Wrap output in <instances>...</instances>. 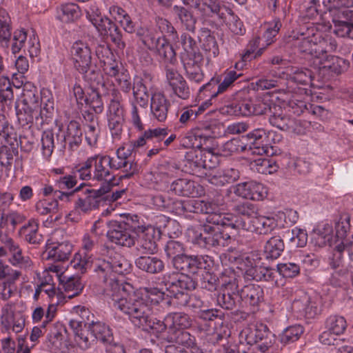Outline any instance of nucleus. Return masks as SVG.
<instances>
[{
	"mask_svg": "<svg viewBox=\"0 0 353 353\" xmlns=\"http://www.w3.org/2000/svg\"><path fill=\"white\" fill-rule=\"evenodd\" d=\"M112 307L128 315L129 320L135 326L144 330H152L154 333L161 334L166 329L170 331L166 317L162 321L152 316L151 305L138 294H128L126 296L114 295Z\"/></svg>",
	"mask_w": 353,
	"mask_h": 353,
	"instance_id": "obj_1",
	"label": "nucleus"
},
{
	"mask_svg": "<svg viewBox=\"0 0 353 353\" xmlns=\"http://www.w3.org/2000/svg\"><path fill=\"white\" fill-rule=\"evenodd\" d=\"M162 283L165 287L167 296L170 297L165 300V304L179 308H187L188 305L190 294L184 290H194L197 285L190 276L175 272L165 274L162 278Z\"/></svg>",
	"mask_w": 353,
	"mask_h": 353,
	"instance_id": "obj_2",
	"label": "nucleus"
},
{
	"mask_svg": "<svg viewBox=\"0 0 353 353\" xmlns=\"http://www.w3.org/2000/svg\"><path fill=\"white\" fill-rule=\"evenodd\" d=\"M188 241L194 246L210 250L212 248L228 246L232 241L228 234L223 232L219 227L203 223L187 230Z\"/></svg>",
	"mask_w": 353,
	"mask_h": 353,
	"instance_id": "obj_3",
	"label": "nucleus"
},
{
	"mask_svg": "<svg viewBox=\"0 0 353 353\" xmlns=\"http://www.w3.org/2000/svg\"><path fill=\"white\" fill-rule=\"evenodd\" d=\"M110 192V185H103L98 190L90 189L85 183H81L74 188L73 197L75 210L86 213L97 208L101 197Z\"/></svg>",
	"mask_w": 353,
	"mask_h": 353,
	"instance_id": "obj_4",
	"label": "nucleus"
},
{
	"mask_svg": "<svg viewBox=\"0 0 353 353\" xmlns=\"http://www.w3.org/2000/svg\"><path fill=\"white\" fill-rule=\"evenodd\" d=\"M323 4L329 11H335L339 19L350 21H343L336 32L353 40V0H323Z\"/></svg>",
	"mask_w": 353,
	"mask_h": 353,
	"instance_id": "obj_5",
	"label": "nucleus"
},
{
	"mask_svg": "<svg viewBox=\"0 0 353 353\" xmlns=\"http://www.w3.org/2000/svg\"><path fill=\"white\" fill-rule=\"evenodd\" d=\"M131 264L123 256L119 253H114L110 256L108 260L99 259L94 264V270L98 276L106 282L112 278L113 273L124 274L130 272Z\"/></svg>",
	"mask_w": 353,
	"mask_h": 353,
	"instance_id": "obj_6",
	"label": "nucleus"
},
{
	"mask_svg": "<svg viewBox=\"0 0 353 353\" xmlns=\"http://www.w3.org/2000/svg\"><path fill=\"white\" fill-rule=\"evenodd\" d=\"M221 279L223 290L218 294L216 302L222 308L232 310L240 303L239 288L241 279L232 272L228 276L223 275Z\"/></svg>",
	"mask_w": 353,
	"mask_h": 353,
	"instance_id": "obj_7",
	"label": "nucleus"
},
{
	"mask_svg": "<svg viewBox=\"0 0 353 353\" xmlns=\"http://www.w3.org/2000/svg\"><path fill=\"white\" fill-rule=\"evenodd\" d=\"M90 160H92L94 180L104 181L103 185L108 184L110 190L114 179L112 168L118 167L119 164L112 163L109 155L96 154L90 157Z\"/></svg>",
	"mask_w": 353,
	"mask_h": 353,
	"instance_id": "obj_8",
	"label": "nucleus"
},
{
	"mask_svg": "<svg viewBox=\"0 0 353 353\" xmlns=\"http://www.w3.org/2000/svg\"><path fill=\"white\" fill-rule=\"evenodd\" d=\"M244 333L247 343L256 344V348L263 353L266 352L275 341V335L263 323L256 324L254 328H250Z\"/></svg>",
	"mask_w": 353,
	"mask_h": 353,
	"instance_id": "obj_9",
	"label": "nucleus"
},
{
	"mask_svg": "<svg viewBox=\"0 0 353 353\" xmlns=\"http://www.w3.org/2000/svg\"><path fill=\"white\" fill-rule=\"evenodd\" d=\"M16 114L19 125L22 127L30 128L34 125L37 129L42 128L45 124L50 122V116L37 109L26 108L15 103Z\"/></svg>",
	"mask_w": 353,
	"mask_h": 353,
	"instance_id": "obj_10",
	"label": "nucleus"
},
{
	"mask_svg": "<svg viewBox=\"0 0 353 353\" xmlns=\"http://www.w3.org/2000/svg\"><path fill=\"white\" fill-rule=\"evenodd\" d=\"M57 144L60 150L68 148L71 151L77 150L80 146L83 139V131L80 123L74 120L70 121L63 132L61 136L57 133Z\"/></svg>",
	"mask_w": 353,
	"mask_h": 353,
	"instance_id": "obj_11",
	"label": "nucleus"
},
{
	"mask_svg": "<svg viewBox=\"0 0 353 353\" xmlns=\"http://www.w3.org/2000/svg\"><path fill=\"white\" fill-rule=\"evenodd\" d=\"M27 32L24 29H18L12 34L10 46L13 54L18 53L21 49L27 48L31 57H37L39 52V41L35 37L30 36V39L26 43Z\"/></svg>",
	"mask_w": 353,
	"mask_h": 353,
	"instance_id": "obj_12",
	"label": "nucleus"
},
{
	"mask_svg": "<svg viewBox=\"0 0 353 353\" xmlns=\"http://www.w3.org/2000/svg\"><path fill=\"white\" fill-rule=\"evenodd\" d=\"M192 8L198 10L205 21L215 23L224 22L225 14L221 12L219 0H194Z\"/></svg>",
	"mask_w": 353,
	"mask_h": 353,
	"instance_id": "obj_13",
	"label": "nucleus"
},
{
	"mask_svg": "<svg viewBox=\"0 0 353 353\" xmlns=\"http://www.w3.org/2000/svg\"><path fill=\"white\" fill-rule=\"evenodd\" d=\"M74 68L79 72H85L92 65V51L90 46L81 41H76L71 48Z\"/></svg>",
	"mask_w": 353,
	"mask_h": 353,
	"instance_id": "obj_14",
	"label": "nucleus"
},
{
	"mask_svg": "<svg viewBox=\"0 0 353 353\" xmlns=\"http://www.w3.org/2000/svg\"><path fill=\"white\" fill-rule=\"evenodd\" d=\"M166 79L173 93L179 98L186 100L190 96V88L183 77L174 68L166 66Z\"/></svg>",
	"mask_w": 353,
	"mask_h": 353,
	"instance_id": "obj_15",
	"label": "nucleus"
},
{
	"mask_svg": "<svg viewBox=\"0 0 353 353\" xmlns=\"http://www.w3.org/2000/svg\"><path fill=\"white\" fill-rule=\"evenodd\" d=\"M204 176L208 181L216 186H223L228 183L235 182L239 178V172L234 168L212 169L203 172Z\"/></svg>",
	"mask_w": 353,
	"mask_h": 353,
	"instance_id": "obj_16",
	"label": "nucleus"
},
{
	"mask_svg": "<svg viewBox=\"0 0 353 353\" xmlns=\"http://www.w3.org/2000/svg\"><path fill=\"white\" fill-rule=\"evenodd\" d=\"M6 249L8 250V261L12 266L22 270H27L32 266L33 263L30 257L23 252L19 243L12 238Z\"/></svg>",
	"mask_w": 353,
	"mask_h": 353,
	"instance_id": "obj_17",
	"label": "nucleus"
},
{
	"mask_svg": "<svg viewBox=\"0 0 353 353\" xmlns=\"http://www.w3.org/2000/svg\"><path fill=\"white\" fill-rule=\"evenodd\" d=\"M107 236L111 242L119 245L130 248L135 244L134 235L117 222V220L110 222Z\"/></svg>",
	"mask_w": 353,
	"mask_h": 353,
	"instance_id": "obj_18",
	"label": "nucleus"
},
{
	"mask_svg": "<svg viewBox=\"0 0 353 353\" xmlns=\"http://www.w3.org/2000/svg\"><path fill=\"white\" fill-rule=\"evenodd\" d=\"M168 341L181 346V348H184L188 353H203L196 342L195 336L186 330H174V332L168 336Z\"/></svg>",
	"mask_w": 353,
	"mask_h": 353,
	"instance_id": "obj_19",
	"label": "nucleus"
},
{
	"mask_svg": "<svg viewBox=\"0 0 353 353\" xmlns=\"http://www.w3.org/2000/svg\"><path fill=\"white\" fill-rule=\"evenodd\" d=\"M234 192L238 196L254 201L263 200L267 194V191L263 185L254 181L236 184Z\"/></svg>",
	"mask_w": 353,
	"mask_h": 353,
	"instance_id": "obj_20",
	"label": "nucleus"
},
{
	"mask_svg": "<svg viewBox=\"0 0 353 353\" xmlns=\"http://www.w3.org/2000/svg\"><path fill=\"white\" fill-rule=\"evenodd\" d=\"M72 250L73 246L68 241L52 242L46 244V249L43 254L46 259L64 262L69 260Z\"/></svg>",
	"mask_w": 353,
	"mask_h": 353,
	"instance_id": "obj_21",
	"label": "nucleus"
},
{
	"mask_svg": "<svg viewBox=\"0 0 353 353\" xmlns=\"http://www.w3.org/2000/svg\"><path fill=\"white\" fill-rule=\"evenodd\" d=\"M320 70L327 71L331 75H339L347 70L350 63L347 60L334 55H330L326 58L314 63Z\"/></svg>",
	"mask_w": 353,
	"mask_h": 353,
	"instance_id": "obj_22",
	"label": "nucleus"
},
{
	"mask_svg": "<svg viewBox=\"0 0 353 353\" xmlns=\"http://www.w3.org/2000/svg\"><path fill=\"white\" fill-rule=\"evenodd\" d=\"M137 234L138 235L136 247L137 250L142 253H154L157 251L156 230L154 227L148 225Z\"/></svg>",
	"mask_w": 353,
	"mask_h": 353,
	"instance_id": "obj_23",
	"label": "nucleus"
},
{
	"mask_svg": "<svg viewBox=\"0 0 353 353\" xmlns=\"http://www.w3.org/2000/svg\"><path fill=\"white\" fill-rule=\"evenodd\" d=\"M171 12L174 19L181 24L184 30L192 33L195 32L197 18L191 10L183 6L174 5L172 8Z\"/></svg>",
	"mask_w": 353,
	"mask_h": 353,
	"instance_id": "obj_24",
	"label": "nucleus"
},
{
	"mask_svg": "<svg viewBox=\"0 0 353 353\" xmlns=\"http://www.w3.org/2000/svg\"><path fill=\"white\" fill-rule=\"evenodd\" d=\"M205 223L216 227L219 225L230 227L236 230H239L241 228H246L242 218H239L234 214H222L219 212L208 215L206 217Z\"/></svg>",
	"mask_w": 353,
	"mask_h": 353,
	"instance_id": "obj_25",
	"label": "nucleus"
},
{
	"mask_svg": "<svg viewBox=\"0 0 353 353\" xmlns=\"http://www.w3.org/2000/svg\"><path fill=\"white\" fill-rule=\"evenodd\" d=\"M338 47V43L335 38L330 35L322 36L320 33L316 35L315 59L314 63L321 60V58H326L330 55L328 52H335Z\"/></svg>",
	"mask_w": 353,
	"mask_h": 353,
	"instance_id": "obj_26",
	"label": "nucleus"
},
{
	"mask_svg": "<svg viewBox=\"0 0 353 353\" xmlns=\"http://www.w3.org/2000/svg\"><path fill=\"white\" fill-rule=\"evenodd\" d=\"M246 228H241L244 230L254 232L259 234H268L270 233L276 226V223L273 217L270 216H255L251 220V223L243 219Z\"/></svg>",
	"mask_w": 353,
	"mask_h": 353,
	"instance_id": "obj_27",
	"label": "nucleus"
},
{
	"mask_svg": "<svg viewBox=\"0 0 353 353\" xmlns=\"http://www.w3.org/2000/svg\"><path fill=\"white\" fill-rule=\"evenodd\" d=\"M170 102L161 92H155L151 97L150 110L152 116L159 122L166 120Z\"/></svg>",
	"mask_w": 353,
	"mask_h": 353,
	"instance_id": "obj_28",
	"label": "nucleus"
},
{
	"mask_svg": "<svg viewBox=\"0 0 353 353\" xmlns=\"http://www.w3.org/2000/svg\"><path fill=\"white\" fill-rule=\"evenodd\" d=\"M240 301H242L251 306H258L263 301V290L258 285L249 284L239 290Z\"/></svg>",
	"mask_w": 353,
	"mask_h": 353,
	"instance_id": "obj_29",
	"label": "nucleus"
},
{
	"mask_svg": "<svg viewBox=\"0 0 353 353\" xmlns=\"http://www.w3.org/2000/svg\"><path fill=\"white\" fill-rule=\"evenodd\" d=\"M136 266L148 274H155L163 271L164 262L157 256H140L135 260Z\"/></svg>",
	"mask_w": 353,
	"mask_h": 353,
	"instance_id": "obj_30",
	"label": "nucleus"
},
{
	"mask_svg": "<svg viewBox=\"0 0 353 353\" xmlns=\"http://www.w3.org/2000/svg\"><path fill=\"white\" fill-rule=\"evenodd\" d=\"M214 260L208 255H190L185 274H200L203 270L212 267Z\"/></svg>",
	"mask_w": 353,
	"mask_h": 353,
	"instance_id": "obj_31",
	"label": "nucleus"
},
{
	"mask_svg": "<svg viewBox=\"0 0 353 353\" xmlns=\"http://www.w3.org/2000/svg\"><path fill=\"white\" fill-rule=\"evenodd\" d=\"M89 330L95 340L99 341L105 345H110L113 342L114 337L112 330L105 323L99 321L92 320Z\"/></svg>",
	"mask_w": 353,
	"mask_h": 353,
	"instance_id": "obj_32",
	"label": "nucleus"
},
{
	"mask_svg": "<svg viewBox=\"0 0 353 353\" xmlns=\"http://www.w3.org/2000/svg\"><path fill=\"white\" fill-rule=\"evenodd\" d=\"M269 121L272 125L283 131L292 128L294 124V119L284 113L281 107L277 105H273Z\"/></svg>",
	"mask_w": 353,
	"mask_h": 353,
	"instance_id": "obj_33",
	"label": "nucleus"
},
{
	"mask_svg": "<svg viewBox=\"0 0 353 353\" xmlns=\"http://www.w3.org/2000/svg\"><path fill=\"white\" fill-rule=\"evenodd\" d=\"M281 139L282 136L281 134L273 130L268 131L266 132L264 146L254 147V152L256 153L257 155L266 154L269 157L276 155L279 150L276 145H273L272 144L279 143Z\"/></svg>",
	"mask_w": 353,
	"mask_h": 353,
	"instance_id": "obj_34",
	"label": "nucleus"
},
{
	"mask_svg": "<svg viewBox=\"0 0 353 353\" xmlns=\"http://www.w3.org/2000/svg\"><path fill=\"white\" fill-rule=\"evenodd\" d=\"M252 101L243 99L234 101L232 103L221 108L222 114L234 116H250L252 115Z\"/></svg>",
	"mask_w": 353,
	"mask_h": 353,
	"instance_id": "obj_35",
	"label": "nucleus"
},
{
	"mask_svg": "<svg viewBox=\"0 0 353 353\" xmlns=\"http://www.w3.org/2000/svg\"><path fill=\"white\" fill-rule=\"evenodd\" d=\"M12 36L11 19L4 9H0V47L8 50Z\"/></svg>",
	"mask_w": 353,
	"mask_h": 353,
	"instance_id": "obj_36",
	"label": "nucleus"
},
{
	"mask_svg": "<svg viewBox=\"0 0 353 353\" xmlns=\"http://www.w3.org/2000/svg\"><path fill=\"white\" fill-rule=\"evenodd\" d=\"M170 191L183 196L194 197L197 194L194 181L188 179H178L170 185Z\"/></svg>",
	"mask_w": 353,
	"mask_h": 353,
	"instance_id": "obj_37",
	"label": "nucleus"
},
{
	"mask_svg": "<svg viewBox=\"0 0 353 353\" xmlns=\"http://www.w3.org/2000/svg\"><path fill=\"white\" fill-rule=\"evenodd\" d=\"M285 249V244L282 237L274 236L268 239L264 245V254L268 259H278Z\"/></svg>",
	"mask_w": 353,
	"mask_h": 353,
	"instance_id": "obj_38",
	"label": "nucleus"
},
{
	"mask_svg": "<svg viewBox=\"0 0 353 353\" xmlns=\"http://www.w3.org/2000/svg\"><path fill=\"white\" fill-rule=\"evenodd\" d=\"M165 62L173 63L176 61V53L172 46L164 37H157L154 49Z\"/></svg>",
	"mask_w": 353,
	"mask_h": 353,
	"instance_id": "obj_39",
	"label": "nucleus"
},
{
	"mask_svg": "<svg viewBox=\"0 0 353 353\" xmlns=\"http://www.w3.org/2000/svg\"><path fill=\"white\" fill-rule=\"evenodd\" d=\"M81 16L79 6L74 3L61 5L57 10V18L63 23L75 21Z\"/></svg>",
	"mask_w": 353,
	"mask_h": 353,
	"instance_id": "obj_40",
	"label": "nucleus"
},
{
	"mask_svg": "<svg viewBox=\"0 0 353 353\" xmlns=\"http://www.w3.org/2000/svg\"><path fill=\"white\" fill-rule=\"evenodd\" d=\"M167 323L170 325V334L174 330H186L192 325V320L185 313L174 312L166 316Z\"/></svg>",
	"mask_w": 353,
	"mask_h": 353,
	"instance_id": "obj_41",
	"label": "nucleus"
},
{
	"mask_svg": "<svg viewBox=\"0 0 353 353\" xmlns=\"http://www.w3.org/2000/svg\"><path fill=\"white\" fill-rule=\"evenodd\" d=\"M198 37L202 43L203 49L209 52L210 57H216L219 54V50L217 42L208 28H201Z\"/></svg>",
	"mask_w": 353,
	"mask_h": 353,
	"instance_id": "obj_42",
	"label": "nucleus"
},
{
	"mask_svg": "<svg viewBox=\"0 0 353 353\" xmlns=\"http://www.w3.org/2000/svg\"><path fill=\"white\" fill-rule=\"evenodd\" d=\"M38 222L35 219H30L21 228L20 233L28 243L39 244L43 240V236L38 232Z\"/></svg>",
	"mask_w": 353,
	"mask_h": 353,
	"instance_id": "obj_43",
	"label": "nucleus"
},
{
	"mask_svg": "<svg viewBox=\"0 0 353 353\" xmlns=\"http://www.w3.org/2000/svg\"><path fill=\"white\" fill-rule=\"evenodd\" d=\"M14 101V93L12 83L8 77H2L0 79V103L2 110L11 109Z\"/></svg>",
	"mask_w": 353,
	"mask_h": 353,
	"instance_id": "obj_44",
	"label": "nucleus"
},
{
	"mask_svg": "<svg viewBox=\"0 0 353 353\" xmlns=\"http://www.w3.org/2000/svg\"><path fill=\"white\" fill-rule=\"evenodd\" d=\"M283 238L288 241L292 248H303L307 242L306 231L298 228L283 232Z\"/></svg>",
	"mask_w": 353,
	"mask_h": 353,
	"instance_id": "obj_45",
	"label": "nucleus"
},
{
	"mask_svg": "<svg viewBox=\"0 0 353 353\" xmlns=\"http://www.w3.org/2000/svg\"><path fill=\"white\" fill-rule=\"evenodd\" d=\"M21 97V105L32 108V110H40V97L35 87L26 84L23 88Z\"/></svg>",
	"mask_w": 353,
	"mask_h": 353,
	"instance_id": "obj_46",
	"label": "nucleus"
},
{
	"mask_svg": "<svg viewBox=\"0 0 353 353\" xmlns=\"http://www.w3.org/2000/svg\"><path fill=\"white\" fill-rule=\"evenodd\" d=\"M108 94V88L99 89V88H97L90 89V92H88L84 101L90 106L95 114H101L103 110V103L101 96Z\"/></svg>",
	"mask_w": 353,
	"mask_h": 353,
	"instance_id": "obj_47",
	"label": "nucleus"
},
{
	"mask_svg": "<svg viewBox=\"0 0 353 353\" xmlns=\"http://www.w3.org/2000/svg\"><path fill=\"white\" fill-rule=\"evenodd\" d=\"M313 78V72L306 68H293L291 70V72L288 74V80L290 82L302 85H312Z\"/></svg>",
	"mask_w": 353,
	"mask_h": 353,
	"instance_id": "obj_48",
	"label": "nucleus"
},
{
	"mask_svg": "<svg viewBox=\"0 0 353 353\" xmlns=\"http://www.w3.org/2000/svg\"><path fill=\"white\" fill-rule=\"evenodd\" d=\"M213 157L212 154L210 151L202 150L201 154H199L196 159H194L192 162L188 166L191 170L192 174L199 176H204L203 172H208L212 166L206 162V159L203 158Z\"/></svg>",
	"mask_w": 353,
	"mask_h": 353,
	"instance_id": "obj_49",
	"label": "nucleus"
},
{
	"mask_svg": "<svg viewBox=\"0 0 353 353\" xmlns=\"http://www.w3.org/2000/svg\"><path fill=\"white\" fill-rule=\"evenodd\" d=\"M251 168L263 174H272L279 168L276 160L272 158H259L250 163Z\"/></svg>",
	"mask_w": 353,
	"mask_h": 353,
	"instance_id": "obj_50",
	"label": "nucleus"
},
{
	"mask_svg": "<svg viewBox=\"0 0 353 353\" xmlns=\"http://www.w3.org/2000/svg\"><path fill=\"white\" fill-rule=\"evenodd\" d=\"M83 74V78L89 84L90 89L99 88V89H106L107 85L103 79V76L99 70L97 68L95 64L91 65L90 68L85 72H81Z\"/></svg>",
	"mask_w": 353,
	"mask_h": 353,
	"instance_id": "obj_51",
	"label": "nucleus"
},
{
	"mask_svg": "<svg viewBox=\"0 0 353 353\" xmlns=\"http://www.w3.org/2000/svg\"><path fill=\"white\" fill-rule=\"evenodd\" d=\"M234 214L239 218L245 219L251 223V220L256 216L258 209L256 205L250 202L246 201L236 204L233 208Z\"/></svg>",
	"mask_w": 353,
	"mask_h": 353,
	"instance_id": "obj_52",
	"label": "nucleus"
},
{
	"mask_svg": "<svg viewBox=\"0 0 353 353\" xmlns=\"http://www.w3.org/2000/svg\"><path fill=\"white\" fill-rule=\"evenodd\" d=\"M135 30L134 33L136 34L142 43L150 50H152L157 41V37H156L154 30L147 26H139Z\"/></svg>",
	"mask_w": 353,
	"mask_h": 353,
	"instance_id": "obj_53",
	"label": "nucleus"
},
{
	"mask_svg": "<svg viewBox=\"0 0 353 353\" xmlns=\"http://www.w3.org/2000/svg\"><path fill=\"white\" fill-rule=\"evenodd\" d=\"M247 150V144L239 138H234L226 141L220 148L221 154L225 157H229L236 153L244 152Z\"/></svg>",
	"mask_w": 353,
	"mask_h": 353,
	"instance_id": "obj_54",
	"label": "nucleus"
},
{
	"mask_svg": "<svg viewBox=\"0 0 353 353\" xmlns=\"http://www.w3.org/2000/svg\"><path fill=\"white\" fill-rule=\"evenodd\" d=\"M303 332L304 328L300 325L289 326L279 335V341L283 345L294 343L299 339Z\"/></svg>",
	"mask_w": 353,
	"mask_h": 353,
	"instance_id": "obj_55",
	"label": "nucleus"
},
{
	"mask_svg": "<svg viewBox=\"0 0 353 353\" xmlns=\"http://www.w3.org/2000/svg\"><path fill=\"white\" fill-rule=\"evenodd\" d=\"M112 98L108 109V118H124V110L120 103L121 94L114 89H111Z\"/></svg>",
	"mask_w": 353,
	"mask_h": 353,
	"instance_id": "obj_56",
	"label": "nucleus"
},
{
	"mask_svg": "<svg viewBox=\"0 0 353 353\" xmlns=\"http://www.w3.org/2000/svg\"><path fill=\"white\" fill-rule=\"evenodd\" d=\"M65 296L68 299H72L73 297L79 295L83 288L81 279L78 276H70L66 279L63 284Z\"/></svg>",
	"mask_w": 353,
	"mask_h": 353,
	"instance_id": "obj_57",
	"label": "nucleus"
},
{
	"mask_svg": "<svg viewBox=\"0 0 353 353\" xmlns=\"http://www.w3.org/2000/svg\"><path fill=\"white\" fill-rule=\"evenodd\" d=\"M35 209L42 216L55 214L59 212V202L57 199H41L36 203Z\"/></svg>",
	"mask_w": 353,
	"mask_h": 353,
	"instance_id": "obj_58",
	"label": "nucleus"
},
{
	"mask_svg": "<svg viewBox=\"0 0 353 353\" xmlns=\"http://www.w3.org/2000/svg\"><path fill=\"white\" fill-rule=\"evenodd\" d=\"M41 151L44 157H51L57 144L54 140V133L52 130H45L41 139Z\"/></svg>",
	"mask_w": 353,
	"mask_h": 353,
	"instance_id": "obj_59",
	"label": "nucleus"
},
{
	"mask_svg": "<svg viewBox=\"0 0 353 353\" xmlns=\"http://www.w3.org/2000/svg\"><path fill=\"white\" fill-rule=\"evenodd\" d=\"M246 137L250 141L248 150L252 154H257L254 152V147H261L264 146L266 131L263 128L254 129L252 132L247 134Z\"/></svg>",
	"mask_w": 353,
	"mask_h": 353,
	"instance_id": "obj_60",
	"label": "nucleus"
},
{
	"mask_svg": "<svg viewBox=\"0 0 353 353\" xmlns=\"http://www.w3.org/2000/svg\"><path fill=\"white\" fill-rule=\"evenodd\" d=\"M325 326L326 329H329L332 333L341 335L345 332L347 327V323L344 317L333 315L327 319Z\"/></svg>",
	"mask_w": 353,
	"mask_h": 353,
	"instance_id": "obj_61",
	"label": "nucleus"
},
{
	"mask_svg": "<svg viewBox=\"0 0 353 353\" xmlns=\"http://www.w3.org/2000/svg\"><path fill=\"white\" fill-rule=\"evenodd\" d=\"M208 270H203L201 274L200 285L201 288L205 289L210 292L216 290L219 285V278L214 274L211 273Z\"/></svg>",
	"mask_w": 353,
	"mask_h": 353,
	"instance_id": "obj_62",
	"label": "nucleus"
},
{
	"mask_svg": "<svg viewBox=\"0 0 353 353\" xmlns=\"http://www.w3.org/2000/svg\"><path fill=\"white\" fill-rule=\"evenodd\" d=\"M21 276V271L14 270L12 271V273L9 278L0 283L1 294L4 299H7L11 296L14 289V283L19 279Z\"/></svg>",
	"mask_w": 353,
	"mask_h": 353,
	"instance_id": "obj_63",
	"label": "nucleus"
},
{
	"mask_svg": "<svg viewBox=\"0 0 353 353\" xmlns=\"http://www.w3.org/2000/svg\"><path fill=\"white\" fill-rule=\"evenodd\" d=\"M133 95L137 103L141 107H146L148 103L149 94L146 86L141 80L137 81L133 88Z\"/></svg>",
	"mask_w": 353,
	"mask_h": 353,
	"instance_id": "obj_64",
	"label": "nucleus"
}]
</instances>
